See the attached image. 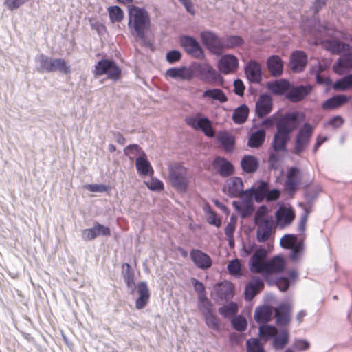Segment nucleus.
Listing matches in <instances>:
<instances>
[{"label":"nucleus","mask_w":352,"mask_h":352,"mask_svg":"<svg viewBox=\"0 0 352 352\" xmlns=\"http://www.w3.org/2000/svg\"><path fill=\"white\" fill-rule=\"evenodd\" d=\"M298 113H287L276 121V131L274 135L272 147L275 152L285 153L291 139L292 132L296 128Z\"/></svg>","instance_id":"nucleus-1"},{"label":"nucleus","mask_w":352,"mask_h":352,"mask_svg":"<svg viewBox=\"0 0 352 352\" xmlns=\"http://www.w3.org/2000/svg\"><path fill=\"white\" fill-rule=\"evenodd\" d=\"M151 25V19L148 12L144 8L131 6L129 8L128 26L131 33L141 40L143 45L146 47L152 45L145 36L146 32Z\"/></svg>","instance_id":"nucleus-2"},{"label":"nucleus","mask_w":352,"mask_h":352,"mask_svg":"<svg viewBox=\"0 0 352 352\" xmlns=\"http://www.w3.org/2000/svg\"><path fill=\"white\" fill-rule=\"evenodd\" d=\"M168 179L172 187L179 192H186L190 184L188 169L180 163H174L168 166Z\"/></svg>","instance_id":"nucleus-3"},{"label":"nucleus","mask_w":352,"mask_h":352,"mask_svg":"<svg viewBox=\"0 0 352 352\" xmlns=\"http://www.w3.org/2000/svg\"><path fill=\"white\" fill-rule=\"evenodd\" d=\"M95 76L107 75L109 79L117 81L121 78L122 72L115 61L109 59L99 60L94 67Z\"/></svg>","instance_id":"nucleus-4"},{"label":"nucleus","mask_w":352,"mask_h":352,"mask_svg":"<svg viewBox=\"0 0 352 352\" xmlns=\"http://www.w3.org/2000/svg\"><path fill=\"white\" fill-rule=\"evenodd\" d=\"M302 182V173L300 168L296 166L289 167L285 174L284 183L285 190L293 195L298 190Z\"/></svg>","instance_id":"nucleus-5"},{"label":"nucleus","mask_w":352,"mask_h":352,"mask_svg":"<svg viewBox=\"0 0 352 352\" xmlns=\"http://www.w3.org/2000/svg\"><path fill=\"white\" fill-rule=\"evenodd\" d=\"M224 193L230 197H252V190H243V183L241 178L232 177L228 179L223 188Z\"/></svg>","instance_id":"nucleus-6"},{"label":"nucleus","mask_w":352,"mask_h":352,"mask_svg":"<svg viewBox=\"0 0 352 352\" xmlns=\"http://www.w3.org/2000/svg\"><path fill=\"white\" fill-rule=\"evenodd\" d=\"M313 133L314 127L308 123H305L300 129L295 138L294 148L295 154L300 155L305 151L309 144Z\"/></svg>","instance_id":"nucleus-7"},{"label":"nucleus","mask_w":352,"mask_h":352,"mask_svg":"<svg viewBox=\"0 0 352 352\" xmlns=\"http://www.w3.org/2000/svg\"><path fill=\"white\" fill-rule=\"evenodd\" d=\"M287 262L281 255H276L267 261L263 276L266 281L272 275H277L283 273L286 267Z\"/></svg>","instance_id":"nucleus-8"},{"label":"nucleus","mask_w":352,"mask_h":352,"mask_svg":"<svg viewBox=\"0 0 352 352\" xmlns=\"http://www.w3.org/2000/svg\"><path fill=\"white\" fill-rule=\"evenodd\" d=\"M201 38L203 44L214 54H221L224 45L223 41L214 33L210 31H205L201 33Z\"/></svg>","instance_id":"nucleus-9"},{"label":"nucleus","mask_w":352,"mask_h":352,"mask_svg":"<svg viewBox=\"0 0 352 352\" xmlns=\"http://www.w3.org/2000/svg\"><path fill=\"white\" fill-rule=\"evenodd\" d=\"M267 251L265 248L257 249L252 255L249 262V268L252 273L261 274L263 275Z\"/></svg>","instance_id":"nucleus-10"},{"label":"nucleus","mask_w":352,"mask_h":352,"mask_svg":"<svg viewBox=\"0 0 352 352\" xmlns=\"http://www.w3.org/2000/svg\"><path fill=\"white\" fill-rule=\"evenodd\" d=\"M186 124L195 130H201L208 138L214 136V131L210 121L207 118H197L188 117L186 118Z\"/></svg>","instance_id":"nucleus-11"},{"label":"nucleus","mask_w":352,"mask_h":352,"mask_svg":"<svg viewBox=\"0 0 352 352\" xmlns=\"http://www.w3.org/2000/svg\"><path fill=\"white\" fill-rule=\"evenodd\" d=\"M214 292L217 298L229 301L234 296L235 287L232 283L225 280L214 285Z\"/></svg>","instance_id":"nucleus-12"},{"label":"nucleus","mask_w":352,"mask_h":352,"mask_svg":"<svg viewBox=\"0 0 352 352\" xmlns=\"http://www.w3.org/2000/svg\"><path fill=\"white\" fill-rule=\"evenodd\" d=\"M190 256L195 266L201 270H206L212 265L211 257L201 250L192 249L190 252Z\"/></svg>","instance_id":"nucleus-13"},{"label":"nucleus","mask_w":352,"mask_h":352,"mask_svg":"<svg viewBox=\"0 0 352 352\" xmlns=\"http://www.w3.org/2000/svg\"><path fill=\"white\" fill-rule=\"evenodd\" d=\"M217 67L220 72L224 74L234 72L239 67L238 58L232 54L223 55L219 59Z\"/></svg>","instance_id":"nucleus-14"},{"label":"nucleus","mask_w":352,"mask_h":352,"mask_svg":"<svg viewBox=\"0 0 352 352\" xmlns=\"http://www.w3.org/2000/svg\"><path fill=\"white\" fill-rule=\"evenodd\" d=\"M179 41L181 45L188 54L196 58L203 56L204 54L200 45L195 38L188 36H182Z\"/></svg>","instance_id":"nucleus-15"},{"label":"nucleus","mask_w":352,"mask_h":352,"mask_svg":"<svg viewBox=\"0 0 352 352\" xmlns=\"http://www.w3.org/2000/svg\"><path fill=\"white\" fill-rule=\"evenodd\" d=\"M307 63V56L303 51L296 50L290 57V67L295 72H300L304 70Z\"/></svg>","instance_id":"nucleus-16"},{"label":"nucleus","mask_w":352,"mask_h":352,"mask_svg":"<svg viewBox=\"0 0 352 352\" xmlns=\"http://www.w3.org/2000/svg\"><path fill=\"white\" fill-rule=\"evenodd\" d=\"M272 109V100L267 94L261 95L256 103V114L258 118H263L269 114Z\"/></svg>","instance_id":"nucleus-17"},{"label":"nucleus","mask_w":352,"mask_h":352,"mask_svg":"<svg viewBox=\"0 0 352 352\" xmlns=\"http://www.w3.org/2000/svg\"><path fill=\"white\" fill-rule=\"evenodd\" d=\"M212 166L222 177H228L234 172L233 165L222 157H216L212 162Z\"/></svg>","instance_id":"nucleus-18"},{"label":"nucleus","mask_w":352,"mask_h":352,"mask_svg":"<svg viewBox=\"0 0 352 352\" xmlns=\"http://www.w3.org/2000/svg\"><path fill=\"white\" fill-rule=\"evenodd\" d=\"M245 73L250 82H259L261 80V67L256 60H251L247 63Z\"/></svg>","instance_id":"nucleus-19"},{"label":"nucleus","mask_w":352,"mask_h":352,"mask_svg":"<svg viewBox=\"0 0 352 352\" xmlns=\"http://www.w3.org/2000/svg\"><path fill=\"white\" fill-rule=\"evenodd\" d=\"M256 239L258 242L263 243L267 241L272 232L274 222L271 221H263L261 223H256Z\"/></svg>","instance_id":"nucleus-20"},{"label":"nucleus","mask_w":352,"mask_h":352,"mask_svg":"<svg viewBox=\"0 0 352 352\" xmlns=\"http://www.w3.org/2000/svg\"><path fill=\"white\" fill-rule=\"evenodd\" d=\"M277 223L282 227L287 226L295 219V213L290 208L280 207L276 212Z\"/></svg>","instance_id":"nucleus-21"},{"label":"nucleus","mask_w":352,"mask_h":352,"mask_svg":"<svg viewBox=\"0 0 352 352\" xmlns=\"http://www.w3.org/2000/svg\"><path fill=\"white\" fill-rule=\"evenodd\" d=\"M264 288L263 281L258 277H253L245 289V296L248 300H251Z\"/></svg>","instance_id":"nucleus-22"},{"label":"nucleus","mask_w":352,"mask_h":352,"mask_svg":"<svg viewBox=\"0 0 352 352\" xmlns=\"http://www.w3.org/2000/svg\"><path fill=\"white\" fill-rule=\"evenodd\" d=\"M199 72L200 78L208 83L217 81L219 77V74L217 71L208 63L199 65Z\"/></svg>","instance_id":"nucleus-23"},{"label":"nucleus","mask_w":352,"mask_h":352,"mask_svg":"<svg viewBox=\"0 0 352 352\" xmlns=\"http://www.w3.org/2000/svg\"><path fill=\"white\" fill-rule=\"evenodd\" d=\"M311 89L309 85L293 87L287 94V98L293 102H299L308 95Z\"/></svg>","instance_id":"nucleus-24"},{"label":"nucleus","mask_w":352,"mask_h":352,"mask_svg":"<svg viewBox=\"0 0 352 352\" xmlns=\"http://www.w3.org/2000/svg\"><path fill=\"white\" fill-rule=\"evenodd\" d=\"M349 99V97L344 94L336 95L325 100L322 104V108L324 110L336 109L346 104Z\"/></svg>","instance_id":"nucleus-25"},{"label":"nucleus","mask_w":352,"mask_h":352,"mask_svg":"<svg viewBox=\"0 0 352 352\" xmlns=\"http://www.w3.org/2000/svg\"><path fill=\"white\" fill-rule=\"evenodd\" d=\"M166 75L173 78H180L182 80H190L193 77L191 69L186 67H172L166 70Z\"/></svg>","instance_id":"nucleus-26"},{"label":"nucleus","mask_w":352,"mask_h":352,"mask_svg":"<svg viewBox=\"0 0 352 352\" xmlns=\"http://www.w3.org/2000/svg\"><path fill=\"white\" fill-rule=\"evenodd\" d=\"M267 66L273 76H278L283 72V61L280 56L273 55L267 59Z\"/></svg>","instance_id":"nucleus-27"},{"label":"nucleus","mask_w":352,"mask_h":352,"mask_svg":"<svg viewBox=\"0 0 352 352\" xmlns=\"http://www.w3.org/2000/svg\"><path fill=\"white\" fill-rule=\"evenodd\" d=\"M135 166L140 175H148L153 174V169L147 160L146 153H143V156L136 158Z\"/></svg>","instance_id":"nucleus-28"},{"label":"nucleus","mask_w":352,"mask_h":352,"mask_svg":"<svg viewBox=\"0 0 352 352\" xmlns=\"http://www.w3.org/2000/svg\"><path fill=\"white\" fill-rule=\"evenodd\" d=\"M241 166L247 173H255L258 168V160L253 155H245L241 160Z\"/></svg>","instance_id":"nucleus-29"},{"label":"nucleus","mask_w":352,"mask_h":352,"mask_svg":"<svg viewBox=\"0 0 352 352\" xmlns=\"http://www.w3.org/2000/svg\"><path fill=\"white\" fill-rule=\"evenodd\" d=\"M348 69H352V54L343 56L333 65V71L340 75L343 74Z\"/></svg>","instance_id":"nucleus-30"},{"label":"nucleus","mask_w":352,"mask_h":352,"mask_svg":"<svg viewBox=\"0 0 352 352\" xmlns=\"http://www.w3.org/2000/svg\"><path fill=\"white\" fill-rule=\"evenodd\" d=\"M265 136L266 133L264 129H259L253 132L248 139V146L254 148L261 147L265 142Z\"/></svg>","instance_id":"nucleus-31"},{"label":"nucleus","mask_w":352,"mask_h":352,"mask_svg":"<svg viewBox=\"0 0 352 352\" xmlns=\"http://www.w3.org/2000/svg\"><path fill=\"white\" fill-rule=\"evenodd\" d=\"M217 140L221 143L223 149L227 152L233 150L234 145V137L227 131H220L217 135Z\"/></svg>","instance_id":"nucleus-32"},{"label":"nucleus","mask_w":352,"mask_h":352,"mask_svg":"<svg viewBox=\"0 0 352 352\" xmlns=\"http://www.w3.org/2000/svg\"><path fill=\"white\" fill-rule=\"evenodd\" d=\"M247 198L248 200L243 203L236 201L232 202V206L241 213V217L243 218L250 215L254 210L253 204L251 201L252 197Z\"/></svg>","instance_id":"nucleus-33"},{"label":"nucleus","mask_w":352,"mask_h":352,"mask_svg":"<svg viewBox=\"0 0 352 352\" xmlns=\"http://www.w3.org/2000/svg\"><path fill=\"white\" fill-rule=\"evenodd\" d=\"M139 297L136 300V308H143L147 304L150 294L147 285L142 282L138 285Z\"/></svg>","instance_id":"nucleus-34"},{"label":"nucleus","mask_w":352,"mask_h":352,"mask_svg":"<svg viewBox=\"0 0 352 352\" xmlns=\"http://www.w3.org/2000/svg\"><path fill=\"white\" fill-rule=\"evenodd\" d=\"M248 115V107L245 104H242L234 111L232 120L235 124H242L247 120Z\"/></svg>","instance_id":"nucleus-35"},{"label":"nucleus","mask_w":352,"mask_h":352,"mask_svg":"<svg viewBox=\"0 0 352 352\" xmlns=\"http://www.w3.org/2000/svg\"><path fill=\"white\" fill-rule=\"evenodd\" d=\"M289 82L286 80H280L267 84V88L275 94L281 95L289 90Z\"/></svg>","instance_id":"nucleus-36"},{"label":"nucleus","mask_w":352,"mask_h":352,"mask_svg":"<svg viewBox=\"0 0 352 352\" xmlns=\"http://www.w3.org/2000/svg\"><path fill=\"white\" fill-rule=\"evenodd\" d=\"M202 96L204 98H210L221 103L228 101L226 94L220 89H207L204 92Z\"/></svg>","instance_id":"nucleus-37"},{"label":"nucleus","mask_w":352,"mask_h":352,"mask_svg":"<svg viewBox=\"0 0 352 352\" xmlns=\"http://www.w3.org/2000/svg\"><path fill=\"white\" fill-rule=\"evenodd\" d=\"M190 281L199 301L203 303H208L209 300L207 298L206 287L204 283L195 278H191Z\"/></svg>","instance_id":"nucleus-38"},{"label":"nucleus","mask_w":352,"mask_h":352,"mask_svg":"<svg viewBox=\"0 0 352 352\" xmlns=\"http://www.w3.org/2000/svg\"><path fill=\"white\" fill-rule=\"evenodd\" d=\"M51 67L53 68V72L59 71L65 74L71 72L69 65L63 58H51Z\"/></svg>","instance_id":"nucleus-39"},{"label":"nucleus","mask_w":352,"mask_h":352,"mask_svg":"<svg viewBox=\"0 0 352 352\" xmlns=\"http://www.w3.org/2000/svg\"><path fill=\"white\" fill-rule=\"evenodd\" d=\"M109 19L112 23H120L124 17L123 10L118 6H109L107 8Z\"/></svg>","instance_id":"nucleus-40"},{"label":"nucleus","mask_w":352,"mask_h":352,"mask_svg":"<svg viewBox=\"0 0 352 352\" xmlns=\"http://www.w3.org/2000/svg\"><path fill=\"white\" fill-rule=\"evenodd\" d=\"M51 58L43 54L36 57V60L39 63V67L37 70L39 72H53V68L51 67Z\"/></svg>","instance_id":"nucleus-41"},{"label":"nucleus","mask_w":352,"mask_h":352,"mask_svg":"<svg viewBox=\"0 0 352 352\" xmlns=\"http://www.w3.org/2000/svg\"><path fill=\"white\" fill-rule=\"evenodd\" d=\"M333 88L337 91H345L352 88V74L336 81Z\"/></svg>","instance_id":"nucleus-42"},{"label":"nucleus","mask_w":352,"mask_h":352,"mask_svg":"<svg viewBox=\"0 0 352 352\" xmlns=\"http://www.w3.org/2000/svg\"><path fill=\"white\" fill-rule=\"evenodd\" d=\"M277 332V329L275 327L267 324H261L259 327L260 338L265 340H267L273 337L274 338Z\"/></svg>","instance_id":"nucleus-43"},{"label":"nucleus","mask_w":352,"mask_h":352,"mask_svg":"<svg viewBox=\"0 0 352 352\" xmlns=\"http://www.w3.org/2000/svg\"><path fill=\"white\" fill-rule=\"evenodd\" d=\"M274 309H256L254 317L258 323L265 324L269 322L273 315Z\"/></svg>","instance_id":"nucleus-44"},{"label":"nucleus","mask_w":352,"mask_h":352,"mask_svg":"<svg viewBox=\"0 0 352 352\" xmlns=\"http://www.w3.org/2000/svg\"><path fill=\"white\" fill-rule=\"evenodd\" d=\"M268 189L269 184L265 182H261L258 186L254 190V199L256 202H261L266 198Z\"/></svg>","instance_id":"nucleus-45"},{"label":"nucleus","mask_w":352,"mask_h":352,"mask_svg":"<svg viewBox=\"0 0 352 352\" xmlns=\"http://www.w3.org/2000/svg\"><path fill=\"white\" fill-rule=\"evenodd\" d=\"M122 268L124 269L123 278L128 287L132 288L135 287L134 272L131 265L126 263L122 265Z\"/></svg>","instance_id":"nucleus-46"},{"label":"nucleus","mask_w":352,"mask_h":352,"mask_svg":"<svg viewBox=\"0 0 352 352\" xmlns=\"http://www.w3.org/2000/svg\"><path fill=\"white\" fill-rule=\"evenodd\" d=\"M205 320L207 326L216 331L219 330L220 322L219 319L212 314V309H207L205 313Z\"/></svg>","instance_id":"nucleus-47"},{"label":"nucleus","mask_w":352,"mask_h":352,"mask_svg":"<svg viewBox=\"0 0 352 352\" xmlns=\"http://www.w3.org/2000/svg\"><path fill=\"white\" fill-rule=\"evenodd\" d=\"M275 317L278 324H287L290 320V309H274Z\"/></svg>","instance_id":"nucleus-48"},{"label":"nucleus","mask_w":352,"mask_h":352,"mask_svg":"<svg viewBox=\"0 0 352 352\" xmlns=\"http://www.w3.org/2000/svg\"><path fill=\"white\" fill-rule=\"evenodd\" d=\"M124 154L128 156L130 160H133L136 157L143 156L145 153L138 144H131L124 149Z\"/></svg>","instance_id":"nucleus-49"},{"label":"nucleus","mask_w":352,"mask_h":352,"mask_svg":"<svg viewBox=\"0 0 352 352\" xmlns=\"http://www.w3.org/2000/svg\"><path fill=\"white\" fill-rule=\"evenodd\" d=\"M247 352H265L258 338H251L246 341Z\"/></svg>","instance_id":"nucleus-50"},{"label":"nucleus","mask_w":352,"mask_h":352,"mask_svg":"<svg viewBox=\"0 0 352 352\" xmlns=\"http://www.w3.org/2000/svg\"><path fill=\"white\" fill-rule=\"evenodd\" d=\"M243 39L239 36H229L223 41L224 48H234L243 43Z\"/></svg>","instance_id":"nucleus-51"},{"label":"nucleus","mask_w":352,"mask_h":352,"mask_svg":"<svg viewBox=\"0 0 352 352\" xmlns=\"http://www.w3.org/2000/svg\"><path fill=\"white\" fill-rule=\"evenodd\" d=\"M298 238L294 234H285L280 239V245L285 249H290L298 243Z\"/></svg>","instance_id":"nucleus-52"},{"label":"nucleus","mask_w":352,"mask_h":352,"mask_svg":"<svg viewBox=\"0 0 352 352\" xmlns=\"http://www.w3.org/2000/svg\"><path fill=\"white\" fill-rule=\"evenodd\" d=\"M231 322H232L233 327L239 331H243L247 328V325H248L247 320L242 316H234L232 319Z\"/></svg>","instance_id":"nucleus-53"},{"label":"nucleus","mask_w":352,"mask_h":352,"mask_svg":"<svg viewBox=\"0 0 352 352\" xmlns=\"http://www.w3.org/2000/svg\"><path fill=\"white\" fill-rule=\"evenodd\" d=\"M227 268L231 275L240 276L241 274V265L239 259L230 261Z\"/></svg>","instance_id":"nucleus-54"},{"label":"nucleus","mask_w":352,"mask_h":352,"mask_svg":"<svg viewBox=\"0 0 352 352\" xmlns=\"http://www.w3.org/2000/svg\"><path fill=\"white\" fill-rule=\"evenodd\" d=\"M348 45L338 41H331L329 43L328 48L334 54H339L346 50Z\"/></svg>","instance_id":"nucleus-55"},{"label":"nucleus","mask_w":352,"mask_h":352,"mask_svg":"<svg viewBox=\"0 0 352 352\" xmlns=\"http://www.w3.org/2000/svg\"><path fill=\"white\" fill-rule=\"evenodd\" d=\"M292 251L289 255V258L292 261H297L304 250V244L302 241H298L296 245L292 247Z\"/></svg>","instance_id":"nucleus-56"},{"label":"nucleus","mask_w":352,"mask_h":352,"mask_svg":"<svg viewBox=\"0 0 352 352\" xmlns=\"http://www.w3.org/2000/svg\"><path fill=\"white\" fill-rule=\"evenodd\" d=\"M99 236L96 226L91 228L85 229L82 232V237L85 241H91Z\"/></svg>","instance_id":"nucleus-57"},{"label":"nucleus","mask_w":352,"mask_h":352,"mask_svg":"<svg viewBox=\"0 0 352 352\" xmlns=\"http://www.w3.org/2000/svg\"><path fill=\"white\" fill-rule=\"evenodd\" d=\"M146 186L151 190L161 191L164 190V184L157 178H151L149 182H146Z\"/></svg>","instance_id":"nucleus-58"},{"label":"nucleus","mask_w":352,"mask_h":352,"mask_svg":"<svg viewBox=\"0 0 352 352\" xmlns=\"http://www.w3.org/2000/svg\"><path fill=\"white\" fill-rule=\"evenodd\" d=\"M288 341V335L287 333H282L280 335L274 337V345L276 348L283 349Z\"/></svg>","instance_id":"nucleus-59"},{"label":"nucleus","mask_w":352,"mask_h":352,"mask_svg":"<svg viewBox=\"0 0 352 352\" xmlns=\"http://www.w3.org/2000/svg\"><path fill=\"white\" fill-rule=\"evenodd\" d=\"M236 226V218L232 215L230 217V221L225 228V234L228 238H232Z\"/></svg>","instance_id":"nucleus-60"},{"label":"nucleus","mask_w":352,"mask_h":352,"mask_svg":"<svg viewBox=\"0 0 352 352\" xmlns=\"http://www.w3.org/2000/svg\"><path fill=\"white\" fill-rule=\"evenodd\" d=\"M267 212V207L265 206H261L258 209V210L256 211V212L255 214V217H254L255 223H261V222H263V221H271L272 219H267L265 217Z\"/></svg>","instance_id":"nucleus-61"},{"label":"nucleus","mask_w":352,"mask_h":352,"mask_svg":"<svg viewBox=\"0 0 352 352\" xmlns=\"http://www.w3.org/2000/svg\"><path fill=\"white\" fill-rule=\"evenodd\" d=\"M181 57L182 54L177 50H171L166 54V60L170 63L179 61Z\"/></svg>","instance_id":"nucleus-62"},{"label":"nucleus","mask_w":352,"mask_h":352,"mask_svg":"<svg viewBox=\"0 0 352 352\" xmlns=\"http://www.w3.org/2000/svg\"><path fill=\"white\" fill-rule=\"evenodd\" d=\"M234 91L238 96H243L244 94L245 86L243 82L240 79H236L234 82Z\"/></svg>","instance_id":"nucleus-63"},{"label":"nucleus","mask_w":352,"mask_h":352,"mask_svg":"<svg viewBox=\"0 0 352 352\" xmlns=\"http://www.w3.org/2000/svg\"><path fill=\"white\" fill-rule=\"evenodd\" d=\"M309 343L306 340H296L294 343V347L298 351H305L309 348Z\"/></svg>","instance_id":"nucleus-64"}]
</instances>
